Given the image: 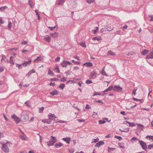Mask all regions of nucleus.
<instances>
[{"label":"nucleus","mask_w":153,"mask_h":153,"mask_svg":"<svg viewBox=\"0 0 153 153\" xmlns=\"http://www.w3.org/2000/svg\"><path fill=\"white\" fill-rule=\"evenodd\" d=\"M8 143V142H7L6 143H4L2 144V150L4 152H7L9 151V149L7 145V144Z\"/></svg>","instance_id":"nucleus-1"},{"label":"nucleus","mask_w":153,"mask_h":153,"mask_svg":"<svg viewBox=\"0 0 153 153\" xmlns=\"http://www.w3.org/2000/svg\"><path fill=\"white\" fill-rule=\"evenodd\" d=\"M11 55H13V56H11L10 57V59L9 61V62L11 64L13 65L14 64L15 60L14 59V58L16 55V53H12Z\"/></svg>","instance_id":"nucleus-2"},{"label":"nucleus","mask_w":153,"mask_h":153,"mask_svg":"<svg viewBox=\"0 0 153 153\" xmlns=\"http://www.w3.org/2000/svg\"><path fill=\"white\" fill-rule=\"evenodd\" d=\"M11 117L15 120L16 124L19 123L21 121L20 119L15 114H13L11 116Z\"/></svg>","instance_id":"nucleus-3"},{"label":"nucleus","mask_w":153,"mask_h":153,"mask_svg":"<svg viewBox=\"0 0 153 153\" xmlns=\"http://www.w3.org/2000/svg\"><path fill=\"white\" fill-rule=\"evenodd\" d=\"M113 89L115 91L121 92L123 90V88L119 85L117 86L115 85L114 87H113Z\"/></svg>","instance_id":"nucleus-4"},{"label":"nucleus","mask_w":153,"mask_h":153,"mask_svg":"<svg viewBox=\"0 0 153 153\" xmlns=\"http://www.w3.org/2000/svg\"><path fill=\"white\" fill-rule=\"evenodd\" d=\"M139 142L140 143V144L141 145L143 149L145 150H146V149L147 148V145L146 144V143L142 141L139 140Z\"/></svg>","instance_id":"nucleus-5"},{"label":"nucleus","mask_w":153,"mask_h":153,"mask_svg":"<svg viewBox=\"0 0 153 153\" xmlns=\"http://www.w3.org/2000/svg\"><path fill=\"white\" fill-rule=\"evenodd\" d=\"M22 133V134L23 135H20V138H21V139L24 141H25L27 140V137L26 135L25 134V133H24V132H22V131H21Z\"/></svg>","instance_id":"nucleus-6"},{"label":"nucleus","mask_w":153,"mask_h":153,"mask_svg":"<svg viewBox=\"0 0 153 153\" xmlns=\"http://www.w3.org/2000/svg\"><path fill=\"white\" fill-rule=\"evenodd\" d=\"M48 117L50 120H54L57 117L55 116L54 114H53L50 113L48 114Z\"/></svg>","instance_id":"nucleus-7"},{"label":"nucleus","mask_w":153,"mask_h":153,"mask_svg":"<svg viewBox=\"0 0 153 153\" xmlns=\"http://www.w3.org/2000/svg\"><path fill=\"white\" fill-rule=\"evenodd\" d=\"M31 62V60L30 59H29L28 61L25 62L24 63H22V64L24 66L26 67L28 65H30Z\"/></svg>","instance_id":"nucleus-8"},{"label":"nucleus","mask_w":153,"mask_h":153,"mask_svg":"<svg viewBox=\"0 0 153 153\" xmlns=\"http://www.w3.org/2000/svg\"><path fill=\"white\" fill-rule=\"evenodd\" d=\"M65 0H57L56 3L59 5H62Z\"/></svg>","instance_id":"nucleus-9"},{"label":"nucleus","mask_w":153,"mask_h":153,"mask_svg":"<svg viewBox=\"0 0 153 153\" xmlns=\"http://www.w3.org/2000/svg\"><path fill=\"white\" fill-rule=\"evenodd\" d=\"M43 57L41 56H38L37 58L34 60V61L35 62H39L42 59Z\"/></svg>","instance_id":"nucleus-10"},{"label":"nucleus","mask_w":153,"mask_h":153,"mask_svg":"<svg viewBox=\"0 0 153 153\" xmlns=\"http://www.w3.org/2000/svg\"><path fill=\"white\" fill-rule=\"evenodd\" d=\"M96 74L95 72L94 71H93L91 73L90 77L92 79H94L96 77Z\"/></svg>","instance_id":"nucleus-11"},{"label":"nucleus","mask_w":153,"mask_h":153,"mask_svg":"<svg viewBox=\"0 0 153 153\" xmlns=\"http://www.w3.org/2000/svg\"><path fill=\"white\" fill-rule=\"evenodd\" d=\"M104 144V142L102 141H101L98 142L95 145V146L98 147H100L101 146Z\"/></svg>","instance_id":"nucleus-12"},{"label":"nucleus","mask_w":153,"mask_h":153,"mask_svg":"<svg viewBox=\"0 0 153 153\" xmlns=\"http://www.w3.org/2000/svg\"><path fill=\"white\" fill-rule=\"evenodd\" d=\"M146 58L148 59L153 58V50L147 55Z\"/></svg>","instance_id":"nucleus-13"},{"label":"nucleus","mask_w":153,"mask_h":153,"mask_svg":"<svg viewBox=\"0 0 153 153\" xmlns=\"http://www.w3.org/2000/svg\"><path fill=\"white\" fill-rule=\"evenodd\" d=\"M107 54L108 56H114L116 55V53L115 52H113L112 51L109 50L107 53Z\"/></svg>","instance_id":"nucleus-14"},{"label":"nucleus","mask_w":153,"mask_h":153,"mask_svg":"<svg viewBox=\"0 0 153 153\" xmlns=\"http://www.w3.org/2000/svg\"><path fill=\"white\" fill-rule=\"evenodd\" d=\"M63 140L66 142L68 144H69L71 140V138L70 137L64 138L62 139Z\"/></svg>","instance_id":"nucleus-15"},{"label":"nucleus","mask_w":153,"mask_h":153,"mask_svg":"<svg viewBox=\"0 0 153 153\" xmlns=\"http://www.w3.org/2000/svg\"><path fill=\"white\" fill-rule=\"evenodd\" d=\"M83 65L88 67H90L93 66V65L91 62H86L84 63Z\"/></svg>","instance_id":"nucleus-16"},{"label":"nucleus","mask_w":153,"mask_h":153,"mask_svg":"<svg viewBox=\"0 0 153 153\" xmlns=\"http://www.w3.org/2000/svg\"><path fill=\"white\" fill-rule=\"evenodd\" d=\"M57 141V140H50L49 141V143H48V145L49 146H53L54 145V143Z\"/></svg>","instance_id":"nucleus-17"},{"label":"nucleus","mask_w":153,"mask_h":153,"mask_svg":"<svg viewBox=\"0 0 153 153\" xmlns=\"http://www.w3.org/2000/svg\"><path fill=\"white\" fill-rule=\"evenodd\" d=\"M50 94L52 96L57 95L58 94V92L57 90L55 89L52 92H51L50 93Z\"/></svg>","instance_id":"nucleus-18"},{"label":"nucleus","mask_w":153,"mask_h":153,"mask_svg":"<svg viewBox=\"0 0 153 153\" xmlns=\"http://www.w3.org/2000/svg\"><path fill=\"white\" fill-rule=\"evenodd\" d=\"M66 61L63 60L60 64L62 67L66 68L67 66V64L66 63Z\"/></svg>","instance_id":"nucleus-19"},{"label":"nucleus","mask_w":153,"mask_h":153,"mask_svg":"<svg viewBox=\"0 0 153 153\" xmlns=\"http://www.w3.org/2000/svg\"><path fill=\"white\" fill-rule=\"evenodd\" d=\"M113 86H109L108 88L106 89L105 91H103L104 93H105V92H107L108 91H111L113 89Z\"/></svg>","instance_id":"nucleus-20"},{"label":"nucleus","mask_w":153,"mask_h":153,"mask_svg":"<svg viewBox=\"0 0 153 153\" xmlns=\"http://www.w3.org/2000/svg\"><path fill=\"white\" fill-rule=\"evenodd\" d=\"M112 29H111V28H110V29L107 28H102L100 30V32L102 33L105 31H110Z\"/></svg>","instance_id":"nucleus-21"},{"label":"nucleus","mask_w":153,"mask_h":153,"mask_svg":"<svg viewBox=\"0 0 153 153\" xmlns=\"http://www.w3.org/2000/svg\"><path fill=\"white\" fill-rule=\"evenodd\" d=\"M62 145L63 144H62L60 142H59L58 143H56L55 144V146L56 148H58L59 147H60L62 146Z\"/></svg>","instance_id":"nucleus-22"},{"label":"nucleus","mask_w":153,"mask_h":153,"mask_svg":"<svg viewBox=\"0 0 153 153\" xmlns=\"http://www.w3.org/2000/svg\"><path fill=\"white\" fill-rule=\"evenodd\" d=\"M120 148H122L123 149H125V146H124V144L123 143H118Z\"/></svg>","instance_id":"nucleus-23"},{"label":"nucleus","mask_w":153,"mask_h":153,"mask_svg":"<svg viewBox=\"0 0 153 153\" xmlns=\"http://www.w3.org/2000/svg\"><path fill=\"white\" fill-rule=\"evenodd\" d=\"M126 123H128L129 125L131 127H133L135 126V124L134 123H131L129 122H128L127 121H124L123 122V123L126 124Z\"/></svg>","instance_id":"nucleus-24"},{"label":"nucleus","mask_w":153,"mask_h":153,"mask_svg":"<svg viewBox=\"0 0 153 153\" xmlns=\"http://www.w3.org/2000/svg\"><path fill=\"white\" fill-rule=\"evenodd\" d=\"M51 36H52L53 38L57 37L58 34L56 32H55L54 33H51L50 34Z\"/></svg>","instance_id":"nucleus-25"},{"label":"nucleus","mask_w":153,"mask_h":153,"mask_svg":"<svg viewBox=\"0 0 153 153\" xmlns=\"http://www.w3.org/2000/svg\"><path fill=\"white\" fill-rule=\"evenodd\" d=\"M92 39L93 40H97L98 41H99L101 39V38L100 37H93Z\"/></svg>","instance_id":"nucleus-26"},{"label":"nucleus","mask_w":153,"mask_h":153,"mask_svg":"<svg viewBox=\"0 0 153 153\" xmlns=\"http://www.w3.org/2000/svg\"><path fill=\"white\" fill-rule=\"evenodd\" d=\"M149 51L145 49L142 52L141 54L142 55H145L147 54Z\"/></svg>","instance_id":"nucleus-27"},{"label":"nucleus","mask_w":153,"mask_h":153,"mask_svg":"<svg viewBox=\"0 0 153 153\" xmlns=\"http://www.w3.org/2000/svg\"><path fill=\"white\" fill-rule=\"evenodd\" d=\"M44 39H45L47 42H49L51 40V38L50 36H48L47 37H45Z\"/></svg>","instance_id":"nucleus-28"},{"label":"nucleus","mask_w":153,"mask_h":153,"mask_svg":"<svg viewBox=\"0 0 153 153\" xmlns=\"http://www.w3.org/2000/svg\"><path fill=\"white\" fill-rule=\"evenodd\" d=\"M137 125L139 126L138 127V128L140 129L141 130L143 129L144 128V126L143 125H142L140 124H137Z\"/></svg>","instance_id":"nucleus-29"},{"label":"nucleus","mask_w":153,"mask_h":153,"mask_svg":"<svg viewBox=\"0 0 153 153\" xmlns=\"http://www.w3.org/2000/svg\"><path fill=\"white\" fill-rule=\"evenodd\" d=\"M48 74L50 75H51L52 76H54V74H53V72L51 70H50V69H49L48 71Z\"/></svg>","instance_id":"nucleus-30"},{"label":"nucleus","mask_w":153,"mask_h":153,"mask_svg":"<svg viewBox=\"0 0 153 153\" xmlns=\"http://www.w3.org/2000/svg\"><path fill=\"white\" fill-rule=\"evenodd\" d=\"M35 72V70L33 69H32V70H31V71H30L28 73V74L29 75V76H30V75H31L32 74L34 73Z\"/></svg>","instance_id":"nucleus-31"},{"label":"nucleus","mask_w":153,"mask_h":153,"mask_svg":"<svg viewBox=\"0 0 153 153\" xmlns=\"http://www.w3.org/2000/svg\"><path fill=\"white\" fill-rule=\"evenodd\" d=\"M146 138H149V140H152L153 141V136H147L146 137Z\"/></svg>","instance_id":"nucleus-32"},{"label":"nucleus","mask_w":153,"mask_h":153,"mask_svg":"<svg viewBox=\"0 0 153 153\" xmlns=\"http://www.w3.org/2000/svg\"><path fill=\"white\" fill-rule=\"evenodd\" d=\"M7 8V7L5 6L4 7H0V10L1 11H3L4 10L6 9Z\"/></svg>","instance_id":"nucleus-33"},{"label":"nucleus","mask_w":153,"mask_h":153,"mask_svg":"<svg viewBox=\"0 0 153 153\" xmlns=\"http://www.w3.org/2000/svg\"><path fill=\"white\" fill-rule=\"evenodd\" d=\"M11 23L10 22H8V27L9 28V30H11V27H12V25H11Z\"/></svg>","instance_id":"nucleus-34"},{"label":"nucleus","mask_w":153,"mask_h":153,"mask_svg":"<svg viewBox=\"0 0 153 153\" xmlns=\"http://www.w3.org/2000/svg\"><path fill=\"white\" fill-rule=\"evenodd\" d=\"M65 87V85L64 84L62 83L60 85L59 88H61L62 90H63L64 89Z\"/></svg>","instance_id":"nucleus-35"},{"label":"nucleus","mask_w":153,"mask_h":153,"mask_svg":"<svg viewBox=\"0 0 153 153\" xmlns=\"http://www.w3.org/2000/svg\"><path fill=\"white\" fill-rule=\"evenodd\" d=\"M108 152H111L113 151L114 149H115V148H113L108 147Z\"/></svg>","instance_id":"nucleus-36"},{"label":"nucleus","mask_w":153,"mask_h":153,"mask_svg":"<svg viewBox=\"0 0 153 153\" xmlns=\"http://www.w3.org/2000/svg\"><path fill=\"white\" fill-rule=\"evenodd\" d=\"M95 0H86V2L88 4H91V3H94Z\"/></svg>","instance_id":"nucleus-37"},{"label":"nucleus","mask_w":153,"mask_h":153,"mask_svg":"<svg viewBox=\"0 0 153 153\" xmlns=\"http://www.w3.org/2000/svg\"><path fill=\"white\" fill-rule=\"evenodd\" d=\"M85 83L87 84H89L92 83V81L89 79L85 81Z\"/></svg>","instance_id":"nucleus-38"},{"label":"nucleus","mask_w":153,"mask_h":153,"mask_svg":"<svg viewBox=\"0 0 153 153\" xmlns=\"http://www.w3.org/2000/svg\"><path fill=\"white\" fill-rule=\"evenodd\" d=\"M99 140V139L98 137H97L96 139H93L92 143H95L97 142H98Z\"/></svg>","instance_id":"nucleus-39"},{"label":"nucleus","mask_w":153,"mask_h":153,"mask_svg":"<svg viewBox=\"0 0 153 153\" xmlns=\"http://www.w3.org/2000/svg\"><path fill=\"white\" fill-rule=\"evenodd\" d=\"M29 4L31 7H33L34 5V3L31 2L30 0H29Z\"/></svg>","instance_id":"nucleus-40"},{"label":"nucleus","mask_w":153,"mask_h":153,"mask_svg":"<svg viewBox=\"0 0 153 153\" xmlns=\"http://www.w3.org/2000/svg\"><path fill=\"white\" fill-rule=\"evenodd\" d=\"M98 27H96V29L94 30H92V31L94 32V33L96 34V33L97 32L98 30Z\"/></svg>","instance_id":"nucleus-41"},{"label":"nucleus","mask_w":153,"mask_h":153,"mask_svg":"<svg viewBox=\"0 0 153 153\" xmlns=\"http://www.w3.org/2000/svg\"><path fill=\"white\" fill-rule=\"evenodd\" d=\"M105 121L104 120H100L99 121V124H104L105 123Z\"/></svg>","instance_id":"nucleus-42"},{"label":"nucleus","mask_w":153,"mask_h":153,"mask_svg":"<svg viewBox=\"0 0 153 153\" xmlns=\"http://www.w3.org/2000/svg\"><path fill=\"white\" fill-rule=\"evenodd\" d=\"M138 139L136 137H133L131 139V141L132 142H133L134 141H136Z\"/></svg>","instance_id":"nucleus-43"},{"label":"nucleus","mask_w":153,"mask_h":153,"mask_svg":"<svg viewBox=\"0 0 153 153\" xmlns=\"http://www.w3.org/2000/svg\"><path fill=\"white\" fill-rule=\"evenodd\" d=\"M115 138H116L117 139L119 140H121L122 139V138L120 136H117L115 135L114 136Z\"/></svg>","instance_id":"nucleus-44"},{"label":"nucleus","mask_w":153,"mask_h":153,"mask_svg":"<svg viewBox=\"0 0 153 153\" xmlns=\"http://www.w3.org/2000/svg\"><path fill=\"white\" fill-rule=\"evenodd\" d=\"M101 73L103 75H105L106 76H107L106 74V73L105 72V71L103 69L101 71Z\"/></svg>","instance_id":"nucleus-45"},{"label":"nucleus","mask_w":153,"mask_h":153,"mask_svg":"<svg viewBox=\"0 0 153 153\" xmlns=\"http://www.w3.org/2000/svg\"><path fill=\"white\" fill-rule=\"evenodd\" d=\"M102 94L101 93L98 92H95L94 94L93 95V96H94L97 95H101Z\"/></svg>","instance_id":"nucleus-46"},{"label":"nucleus","mask_w":153,"mask_h":153,"mask_svg":"<svg viewBox=\"0 0 153 153\" xmlns=\"http://www.w3.org/2000/svg\"><path fill=\"white\" fill-rule=\"evenodd\" d=\"M80 45H81L82 47L85 48L86 47V45H85V43L83 42H80Z\"/></svg>","instance_id":"nucleus-47"},{"label":"nucleus","mask_w":153,"mask_h":153,"mask_svg":"<svg viewBox=\"0 0 153 153\" xmlns=\"http://www.w3.org/2000/svg\"><path fill=\"white\" fill-rule=\"evenodd\" d=\"M67 122L66 121H62L61 120H60L59 121H56V123H66Z\"/></svg>","instance_id":"nucleus-48"},{"label":"nucleus","mask_w":153,"mask_h":153,"mask_svg":"<svg viewBox=\"0 0 153 153\" xmlns=\"http://www.w3.org/2000/svg\"><path fill=\"white\" fill-rule=\"evenodd\" d=\"M39 110H40L39 111V112L40 113H42L43 110L44 109V107H42L41 108H39Z\"/></svg>","instance_id":"nucleus-49"},{"label":"nucleus","mask_w":153,"mask_h":153,"mask_svg":"<svg viewBox=\"0 0 153 153\" xmlns=\"http://www.w3.org/2000/svg\"><path fill=\"white\" fill-rule=\"evenodd\" d=\"M60 57H59L58 56L55 59V62H57L59 61H60Z\"/></svg>","instance_id":"nucleus-50"},{"label":"nucleus","mask_w":153,"mask_h":153,"mask_svg":"<svg viewBox=\"0 0 153 153\" xmlns=\"http://www.w3.org/2000/svg\"><path fill=\"white\" fill-rule=\"evenodd\" d=\"M6 58L5 56L4 55H2V58L1 59V62H2L3 60H4Z\"/></svg>","instance_id":"nucleus-51"},{"label":"nucleus","mask_w":153,"mask_h":153,"mask_svg":"<svg viewBox=\"0 0 153 153\" xmlns=\"http://www.w3.org/2000/svg\"><path fill=\"white\" fill-rule=\"evenodd\" d=\"M22 65H23L22 64H18L16 65V67H17L19 69H20L22 68L21 67Z\"/></svg>","instance_id":"nucleus-52"},{"label":"nucleus","mask_w":153,"mask_h":153,"mask_svg":"<svg viewBox=\"0 0 153 153\" xmlns=\"http://www.w3.org/2000/svg\"><path fill=\"white\" fill-rule=\"evenodd\" d=\"M148 149H151L153 148V143L152 144L148 145Z\"/></svg>","instance_id":"nucleus-53"},{"label":"nucleus","mask_w":153,"mask_h":153,"mask_svg":"<svg viewBox=\"0 0 153 153\" xmlns=\"http://www.w3.org/2000/svg\"><path fill=\"white\" fill-rule=\"evenodd\" d=\"M124 132H128L129 130V128H125L123 129Z\"/></svg>","instance_id":"nucleus-54"},{"label":"nucleus","mask_w":153,"mask_h":153,"mask_svg":"<svg viewBox=\"0 0 153 153\" xmlns=\"http://www.w3.org/2000/svg\"><path fill=\"white\" fill-rule=\"evenodd\" d=\"M4 70V67L2 66H0V72H2Z\"/></svg>","instance_id":"nucleus-55"},{"label":"nucleus","mask_w":153,"mask_h":153,"mask_svg":"<svg viewBox=\"0 0 153 153\" xmlns=\"http://www.w3.org/2000/svg\"><path fill=\"white\" fill-rule=\"evenodd\" d=\"M3 116L4 119L6 121H7L9 120V119L7 118L6 116L4 114H3Z\"/></svg>","instance_id":"nucleus-56"},{"label":"nucleus","mask_w":153,"mask_h":153,"mask_svg":"<svg viewBox=\"0 0 153 153\" xmlns=\"http://www.w3.org/2000/svg\"><path fill=\"white\" fill-rule=\"evenodd\" d=\"M72 61V62L73 63H76V64H79V63H80V62H78V61H75L74 60H73Z\"/></svg>","instance_id":"nucleus-57"},{"label":"nucleus","mask_w":153,"mask_h":153,"mask_svg":"<svg viewBox=\"0 0 153 153\" xmlns=\"http://www.w3.org/2000/svg\"><path fill=\"white\" fill-rule=\"evenodd\" d=\"M58 80V79L57 78H53L51 79V81H57Z\"/></svg>","instance_id":"nucleus-58"},{"label":"nucleus","mask_w":153,"mask_h":153,"mask_svg":"<svg viewBox=\"0 0 153 153\" xmlns=\"http://www.w3.org/2000/svg\"><path fill=\"white\" fill-rule=\"evenodd\" d=\"M60 80L62 82H64L66 81V79L64 77H63Z\"/></svg>","instance_id":"nucleus-59"},{"label":"nucleus","mask_w":153,"mask_h":153,"mask_svg":"<svg viewBox=\"0 0 153 153\" xmlns=\"http://www.w3.org/2000/svg\"><path fill=\"white\" fill-rule=\"evenodd\" d=\"M27 42L25 41H24L22 42V45H25L27 44Z\"/></svg>","instance_id":"nucleus-60"},{"label":"nucleus","mask_w":153,"mask_h":153,"mask_svg":"<svg viewBox=\"0 0 153 153\" xmlns=\"http://www.w3.org/2000/svg\"><path fill=\"white\" fill-rule=\"evenodd\" d=\"M4 22L3 21V19L1 17L0 18V23L1 24H3Z\"/></svg>","instance_id":"nucleus-61"},{"label":"nucleus","mask_w":153,"mask_h":153,"mask_svg":"<svg viewBox=\"0 0 153 153\" xmlns=\"http://www.w3.org/2000/svg\"><path fill=\"white\" fill-rule=\"evenodd\" d=\"M137 90V89H134L133 91H132V94H133L134 95H135L136 94V91Z\"/></svg>","instance_id":"nucleus-62"},{"label":"nucleus","mask_w":153,"mask_h":153,"mask_svg":"<svg viewBox=\"0 0 153 153\" xmlns=\"http://www.w3.org/2000/svg\"><path fill=\"white\" fill-rule=\"evenodd\" d=\"M51 139L53 140V141L57 140L56 139V137H53V136H51Z\"/></svg>","instance_id":"nucleus-63"},{"label":"nucleus","mask_w":153,"mask_h":153,"mask_svg":"<svg viewBox=\"0 0 153 153\" xmlns=\"http://www.w3.org/2000/svg\"><path fill=\"white\" fill-rule=\"evenodd\" d=\"M85 108L88 109H90L91 108L89 106V105L88 104L86 105V107H85Z\"/></svg>","instance_id":"nucleus-64"}]
</instances>
